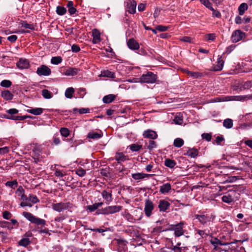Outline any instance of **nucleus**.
I'll return each mask as SVG.
<instances>
[{
  "label": "nucleus",
  "instance_id": "obj_30",
  "mask_svg": "<svg viewBox=\"0 0 252 252\" xmlns=\"http://www.w3.org/2000/svg\"><path fill=\"white\" fill-rule=\"evenodd\" d=\"M223 126L226 128H231L233 126V121L231 119H226L224 120Z\"/></svg>",
  "mask_w": 252,
  "mask_h": 252
},
{
  "label": "nucleus",
  "instance_id": "obj_54",
  "mask_svg": "<svg viewBox=\"0 0 252 252\" xmlns=\"http://www.w3.org/2000/svg\"><path fill=\"white\" fill-rule=\"evenodd\" d=\"M210 10H212L213 12L212 15L213 17H216L217 18L220 17L221 14L219 11L215 10L213 7H212V9L211 8Z\"/></svg>",
  "mask_w": 252,
  "mask_h": 252
},
{
  "label": "nucleus",
  "instance_id": "obj_29",
  "mask_svg": "<svg viewBox=\"0 0 252 252\" xmlns=\"http://www.w3.org/2000/svg\"><path fill=\"white\" fill-rule=\"evenodd\" d=\"M102 137V134L95 132H89L88 134V137L93 139H97Z\"/></svg>",
  "mask_w": 252,
  "mask_h": 252
},
{
  "label": "nucleus",
  "instance_id": "obj_5",
  "mask_svg": "<svg viewBox=\"0 0 252 252\" xmlns=\"http://www.w3.org/2000/svg\"><path fill=\"white\" fill-rule=\"evenodd\" d=\"M154 209V205L152 201L146 199L145 202L144 212L147 217H150L152 215V211Z\"/></svg>",
  "mask_w": 252,
  "mask_h": 252
},
{
  "label": "nucleus",
  "instance_id": "obj_35",
  "mask_svg": "<svg viewBox=\"0 0 252 252\" xmlns=\"http://www.w3.org/2000/svg\"><path fill=\"white\" fill-rule=\"evenodd\" d=\"M6 186L9 187L14 189L18 186V182L16 180L12 181H8L5 184Z\"/></svg>",
  "mask_w": 252,
  "mask_h": 252
},
{
  "label": "nucleus",
  "instance_id": "obj_34",
  "mask_svg": "<svg viewBox=\"0 0 252 252\" xmlns=\"http://www.w3.org/2000/svg\"><path fill=\"white\" fill-rule=\"evenodd\" d=\"M164 164L166 166L172 168L175 166L176 162L170 159H166L164 161Z\"/></svg>",
  "mask_w": 252,
  "mask_h": 252
},
{
  "label": "nucleus",
  "instance_id": "obj_39",
  "mask_svg": "<svg viewBox=\"0 0 252 252\" xmlns=\"http://www.w3.org/2000/svg\"><path fill=\"white\" fill-rule=\"evenodd\" d=\"M74 92V89L72 87L66 89L65 92V95L68 98H71L72 97V94Z\"/></svg>",
  "mask_w": 252,
  "mask_h": 252
},
{
  "label": "nucleus",
  "instance_id": "obj_23",
  "mask_svg": "<svg viewBox=\"0 0 252 252\" xmlns=\"http://www.w3.org/2000/svg\"><path fill=\"white\" fill-rule=\"evenodd\" d=\"M211 243L215 247V248H216V246L217 245H221V246H226V245H227L228 244H231L232 243H233V242H231L230 243H221V242L217 238H215L213 240H212L211 241Z\"/></svg>",
  "mask_w": 252,
  "mask_h": 252
},
{
  "label": "nucleus",
  "instance_id": "obj_59",
  "mask_svg": "<svg viewBox=\"0 0 252 252\" xmlns=\"http://www.w3.org/2000/svg\"><path fill=\"white\" fill-rule=\"evenodd\" d=\"M168 29V27L162 26V25H158L157 27L156 30L160 31V32H165L167 31Z\"/></svg>",
  "mask_w": 252,
  "mask_h": 252
},
{
  "label": "nucleus",
  "instance_id": "obj_11",
  "mask_svg": "<svg viewBox=\"0 0 252 252\" xmlns=\"http://www.w3.org/2000/svg\"><path fill=\"white\" fill-rule=\"evenodd\" d=\"M143 135L144 138L151 139H156L158 137L157 132L151 129H148L144 131Z\"/></svg>",
  "mask_w": 252,
  "mask_h": 252
},
{
  "label": "nucleus",
  "instance_id": "obj_42",
  "mask_svg": "<svg viewBox=\"0 0 252 252\" xmlns=\"http://www.w3.org/2000/svg\"><path fill=\"white\" fill-rule=\"evenodd\" d=\"M234 98L233 100L236 101H242L246 99H250L251 97L248 96L247 95H239V96H233Z\"/></svg>",
  "mask_w": 252,
  "mask_h": 252
},
{
  "label": "nucleus",
  "instance_id": "obj_8",
  "mask_svg": "<svg viewBox=\"0 0 252 252\" xmlns=\"http://www.w3.org/2000/svg\"><path fill=\"white\" fill-rule=\"evenodd\" d=\"M245 35V33L240 30L234 32L231 35V39L233 42H237L241 40Z\"/></svg>",
  "mask_w": 252,
  "mask_h": 252
},
{
  "label": "nucleus",
  "instance_id": "obj_4",
  "mask_svg": "<svg viewBox=\"0 0 252 252\" xmlns=\"http://www.w3.org/2000/svg\"><path fill=\"white\" fill-rule=\"evenodd\" d=\"M122 209V206L120 205L109 206L102 210V214L106 215L114 214L120 212Z\"/></svg>",
  "mask_w": 252,
  "mask_h": 252
},
{
  "label": "nucleus",
  "instance_id": "obj_49",
  "mask_svg": "<svg viewBox=\"0 0 252 252\" xmlns=\"http://www.w3.org/2000/svg\"><path fill=\"white\" fill-rule=\"evenodd\" d=\"M30 244V241L29 239L28 238H24L22 240H21L19 242V244L20 246L26 247L28 246Z\"/></svg>",
  "mask_w": 252,
  "mask_h": 252
},
{
  "label": "nucleus",
  "instance_id": "obj_50",
  "mask_svg": "<svg viewBox=\"0 0 252 252\" xmlns=\"http://www.w3.org/2000/svg\"><path fill=\"white\" fill-rule=\"evenodd\" d=\"M200 2L202 4H203L204 6H205L207 8L210 9H212V4L209 1V0H200Z\"/></svg>",
  "mask_w": 252,
  "mask_h": 252
},
{
  "label": "nucleus",
  "instance_id": "obj_36",
  "mask_svg": "<svg viewBox=\"0 0 252 252\" xmlns=\"http://www.w3.org/2000/svg\"><path fill=\"white\" fill-rule=\"evenodd\" d=\"M186 72L188 75L194 78H197L201 76V73L198 72H192L187 70H186Z\"/></svg>",
  "mask_w": 252,
  "mask_h": 252
},
{
  "label": "nucleus",
  "instance_id": "obj_33",
  "mask_svg": "<svg viewBox=\"0 0 252 252\" xmlns=\"http://www.w3.org/2000/svg\"><path fill=\"white\" fill-rule=\"evenodd\" d=\"M187 154L189 156L194 158L198 155V152L195 149H192L189 150Z\"/></svg>",
  "mask_w": 252,
  "mask_h": 252
},
{
  "label": "nucleus",
  "instance_id": "obj_46",
  "mask_svg": "<svg viewBox=\"0 0 252 252\" xmlns=\"http://www.w3.org/2000/svg\"><path fill=\"white\" fill-rule=\"evenodd\" d=\"M11 84V82L8 80H4L0 82V86L5 88L10 87Z\"/></svg>",
  "mask_w": 252,
  "mask_h": 252
},
{
  "label": "nucleus",
  "instance_id": "obj_45",
  "mask_svg": "<svg viewBox=\"0 0 252 252\" xmlns=\"http://www.w3.org/2000/svg\"><path fill=\"white\" fill-rule=\"evenodd\" d=\"M62 60L61 57H53L51 59V62L52 64H58L61 63Z\"/></svg>",
  "mask_w": 252,
  "mask_h": 252
},
{
  "label": "nucleus",
  "instance_id": "obj_51",
  "mask_svg": "<svg viewBox=\"0 0 252 252\" xmlns=\"http://www.w3.org/2000/svg\"><path fill=\"white\" fill-rule=\"evenodd\" d=\"M76 174H77L80 177H83L86 174L85 170L83 169L82 168H80L77 169L76 171Z\"/></svg>",
  "mask_w": 252,
  "mask_h": 252
},
{
  "label": "nucleus",
  "instance_id": "obj_64",
  "mask_svg": "<svg viewBox=\"0 0 252 252\" xmlns=\"http://www.w3.org/2000/svg\"><path fill=\"white\" fill-rule=\"evenodd\" d=\"M78 112L80 114H86L90 112V109L89 108H81L78 110Z\"/></svg>",
  "mask_w": 252,
  "mask_h": 252
},
{
  "label": "nucleus",
  "instance_id": "obj_10",
  "mask_svg": "<svg viewBox=\"0 0 252 252\" xmlns=\"http://www.w3.org/2000/svg\"><path fill=\"white\" fill-rule=\"evenodd\" d=\"M170 204L165 200H160L158 202V207L160 212H166L169 209Z\"/></svg>",
  "mask_w": 252,
  "mask_h": 252
},
{
  "label": "nucleus",
  "instance_id": "obj_48",
  "mask_svg": "<svg viewBox=\"0 0 252 252\" xmlns=\"http://www.w3.org/2000/svg\"><path fill=\"white\" fill-rule=\"evenodd\" d=\"M174 123L177 125H181L183 122V120L182 116H176L173 120Z\"/></svg>",
  "mask_w": 252,
  "mask_h": 252
},
{
  "label": "nucleus",
  "instance_id": "obj_9",
  "mask_svg": "<svg viewBox=\"0 0 252 252\" xmlns=\"http://www.w3.org/2000/svg\"><path fill=\"white\" fill-rule=\"evenodd\" d=\"M136 2L134 0H128L127 2V10L130 14H134L136 11Z\"/></svg>",
  "mask_w": 252,
  "mask_h": 252
},
{
  "label": "nucleus",
  "instance_id": "obj_14",
  "mask_svg": "<svg viewBox=\"0 0 252 252\" xmlns=\"http://www.w3.org/2000/svg\"><path fill=\"white\" fill-rule=\"evenodd\" d=\"M92 36L93 37V43L96 44L100 41V32L96 29H94L92 31Z\"/></svg>",
  "mask_w": 252,
  "mask_h": 252
},
{
  "label": "nucleus",
  "instance_id": "obj_19",
  "mask_svg": "<svg viewBox=\"0 0 252 252\" xmlns=\"http://www.w3.org/2000/svg\"><path fill=\"white\" fill-rule=\"evenodd\" d=\"M224 61L221 59V57H220L218 59L217 64L214 66V70L215 71H220L221 70L223 66Z\"/></svg>",
  "mask_w": 252,
  "mask_h": 252
},
{
  "label": "nucleus",
  "instance_id": "obj_56",
  "mask_svg": "<svg viewBox=\"0 0 252 252\" xmlns=\"http://www.w3.org/2000/svg\"><path fill=\"white\" fill-rule=\"evenodd\" d=\"M201 136L202 138L206 139L207 141H210L211 140L212 136L210 133H204Z\"/></svg>",
  "mask_w": 252,
  "mask_h": 252
},
{
  "label": "nucleus",
  "instance_id": "obj_3",
  "mask_svg": "<svg viewBox=\"0 0 252 252\" xmlns=\"http://www.w3.org/2000/svg\"><path fill=\"white\" fill-rule=\"evenodd\" d=\"M70 202H59L57 203H53L52 205V209L58 212H62L65 210H67L70 206Z\"/></svg>",
  "mask_w": 252,
  "mask_h": 252
},
{
  "label": "nucleus",
  "instance_id": "obj_32",
  "mask_svg": "<svg viewBox=\"0 0 252 252\" xmlns=\"http://www.w3.org/2000/svg\"><path fill=\"white\" fill-rule=\"evenodd\" d=\"M184 143V140L180 138H177L174 141V146L177 148L181 147Z\"/></svg>",
  "mask_w": 252,
  "mask_h": 252
},
{
  "label": "nucleus",
  "instance_id": "obj_61",
  "mask_svg": "<svg viewBox=\"0 0 252 252\" xmlns=\"http://www.w3.org/2000/svg\"><path fill=\"white\" fill-rule=\"evenodd\" d=\"M71 50L73 52H78L80 50V48L79 46L76 44H73L71 46Z\"/></svg>",
  "mask_w": 252,
  "mask_h": 252
},
{
  "label": "nucleus",
  "instance_id": "obj_26",
  "mask_svg": "<svg viewBox=\"0 0 252 252\" xmlns=\"http://www.w3.org/2000/svg\"><path fill=\"white\" fill-rule=\"evenodd\" d=\"M1 96L6 100H11L13 95L8 90H5L1 92Z\"/></svg>",
  "mask_w": 252,
  "mask_h": 252
},
{
  "label": "nucleus",
  "instance_id": "obj_62",
  "mask_svg": "<svg viewBox=\"0 0 252 252\" xmlns=\"http://www.w3.org/2000/svg\"><path fill=\"white\" fill-rule=\"evenodd\" d=\"M20 206L23 207H26V206H28V207H32V205L31 203H30L28 201H27V202L22 201L20 203Z\"/></svg>",
  "mask_w": 252,
  "mask_h": 252
},
{
  "label": "nucleus",
  "instance_id": "obj_44",
  "mask_svg": "<svg viewBox=\"0 0 252 252\" xmlns=\"http://www.w3.org/2000/svg\"><path fill=\"white\" fill-rule=\"evenodd\" d=\"M142 148V146L138 144H133L129 146V148L132 151H138Z\"/></svg>",
  "mask_w": 252,
  "mask_h": 252
},
{
  "label": "nucleus",
  "instance_id": "obj_22",
  "mask_svg": "<svg viewBox=\"0 0 252 252\" xmlns=\"http://www.w3.org/2000/svg\"><path fill=\"white\" fill-rule=\"evenodd\" d=\"M171 187L169 183L163 184L160 187L159 191L162 193H167L171 189Z\"/></svg>",
  "mask_w": 252,
  "mask_h": 252
},
{
  "label": "nucleus",
  "instance_id": "obj_55",
  "mask_svg": "<svg viewBox=\"0 0 252 252\" xmlns=\"http://www.w3.org/2000/svg\"><path fill=\"white\" fill-rule=\"evenodd\" d=\"M16 193H17L18 195L21 197L22 194H25V191L22 186H19L17 190L16 191Z\"/></svg>",
  "mask_w": 252,
  "mask_h": 252
},
{
  "label": "nucleus",
  "instance_id": "obj_13",
  "mask_svg": "<svg viewBox=\"0 0 252 252\" xmlns=\"http://www.w3.org/2000/svg\"><path fill=\"white\" fill-rule=\"evenodd\" d=\"M101 195L108 203L112 201L111 191H108L106 190H103L101 192Z\"/></svg>",
  "mask_w": 252,
  "mask_h": 252
},
{
  "label": "nucleus",
  "instance_id": "obj_1",
  "mask_svg": "<svg viewBox=\"0 0 252 252\" xmlns=\"http://www.w3.org/2000/svg\"><path fill=\"white\" fill-rule=\"evenodd\" d=\"M138 82L153 84L156 82L157 76L152 72H148L143 74L139 79Z\"/></svg>",
  "mask_w": 252,
  "mask_h": 252
},
{
  "label": "nucleus",
  "instance_id": "obj_63",
  "mask_svg": "<svg viewBox=\"0 0 252 252\" xmlns=\"http://www.w3.org/2000/svg\"><path fill=\"white\" fill-rule=\"evenodd\" d=\"M9 152V148L7 147L0 148V154H4Z\"/></svg>",
  "mask_w": 252,
  "mask_h": 252
},
{
  "label": "nucleus",
  "instance_id": "obj_21",
  "mask_svg": "<svg viewBox=\"0 0 252 252\" xmlns=\"http://www.w3.org/2000/svg\"><path fill=\"white\" fill-rule=\"evenodd\" d=\"M43 109L41 108H35L27 110V112L34 115H39L43 113Z\"/></svg>",
  "mask_w": 252,
  "mask_h": 252
},
{
  "label": "nucleus",
  "instance_id": "obj_57",
  "mask_svg": "<svg viewBox=\"0 0 252 252\" xmlns=\"http://www.w3.org/2000/svg\"><path fill=\"white\" fill-rule=\"evenodd\" d=\"M2 216L4 219L9 220L11 217L12 215L8 211H4L2 213Z\"/></svg>",
  "mask_w": 252,
  "mask_h": 252
},
{
  "label": "nucleus",
  "instance_id": "obj_20",
  "mask_svg": "<svg viewBox=\"0 0 252 252\" xmlns=\"http://www.w3.org/2000/svg\"><path fill=\"white\" fill-rule=\"evenodd\" d=\"M99 76L114 78L115 77V74L114 72H111L108 70H106L102 71L100 74L99 75Z\"/></svg>",
  "mask_w": 252,
  "mask_h": 252
},
{
  "label": "nucleus",
  "instance_id": "obj_40",
  "mask_svg": "<svg viewBox=\"0 0 252 252\" xmlns=\"http://www.w3.org/2000/svg\"><path fill=\"white\" fill-rule=\"evenodd\" d=\"M222 200L225 203H230L233 201L232 196L230 194L225 195L222 197Z\"/></svg>",
  "mask_w": 252,
  "mask_h": 252
},
{
  "label": "nucleus",
  "instance_id": "obj_58",
  "mask_svg": "<svg viewBox=\"0 0 252 252\" xmlns=\"http://www.w3.org/2000/svg\"><path fill=\"white\" fill-rule=\"evenodd\" d=\"M207 40L213 41L216 37V35L214 33H209L205 36Z\"/></svg>",
  "mask_w": 252,
  "mask_h": 252
},
{
  "label": "nucleus",
  "instance_id": "obj_16",
  "mask_svg": "<svg viewBox=\"0 0 252 252\" xmlns=\"http://www.w3.org/2000/svg\"><path fill=\"white\" fill-rule=\"evenodd\" d=\"M195 217L202 224H205L208 221H210V218L209 217L204 215H195Z\"/></svg>",
  "mask_w": 252,
  "mask_h": 252
},
{
  "label": "nucleus",
  "instance_id": "obj_27",
  "mask_svg": "<svg viewBox=\"0 0 252 252\" xmlns=\"http://www.w3.org/2000/svg\"><path fill=\"white\" fill-rule=\"evenodd\" d=\"M4 117L6 119H10V120H20V121H22V120H25L26 118L29 117L28 116H7V115H5L4 116Z\"/></svg>",
  "mask_w": 252,
  "mask_h": 252
},
{
  "label": "nucleus",
  "instance_id": "obj_17",
  "mask_svg": "<svg viewBox=\"0 0 252 252\" xmlns=\"http://www.w3.org/2000/svg\"><path fill=\"white\" fill-rule=\"evenodd\" d=\"M79 69L76 68H69L66 69L64 72L66 76H75L77 74Z\"/></svg>",
  "mask_w": 252,
  "mask_h": 252
},
{
  "label": "nucleus",
  "instance_id": "obj_12",
  "mask_svg": "<svg viewBox=\"0 0 252 252\" xmlns=\"http://www.w3.org/2000/svg\"><path fill=\"white\" fill-rule=\"evenodd\" d=\"M16 65L20 69H27L29 67L30 64L27 59H20Z\"/></svg>",
  "mask_w": 252,
  "mask_h": 252
},
{
  "label": "nucleus",
  "instance_id": "obj_7",
  "mask_svg": "<svg viewBox=\"0 0 252 252\" xmlns=\"http://www.w3.org/2000/svg\"><path fill=\"white\" fill-rule=\"evenodd\" d=\"M183 225L184 223L183 222H181L174 225V228L169 229V230H174L175 236L180 237L183 235L184 233V231L183 230Z\"/></svg>",
  "mask_w": 252,
  "mask_h": 252
},
{
  "label": "nucleus",
  "instance_id": "obj_25",
  "mask_svg": "<svg viewBox=\"0 0 252 252\" xmlns=\"http://www.w3.org/2000/svg\"><path fill=\"white\" fill-rule=\"evenodd\" d=\"M115 158L118 163L124 161L126 159V157L122 153H117Z\"/></svg>",
  "mask_w": 252,
  "mask_h": 252
},
{
  "label": "nucleus",
  "instance_id": "obj_53",
  "mask_svg": "<svg viewBox=\"0 0 252 252\" xmlns=\"http://www.w3.org/2000/svg\"><path fill=\"white\" fill-rule=\"evenodd\" d=\"M156 146H157V144L155 141H154L153 140H150L149 144L147 146V149L150 150H151L155 148L156 147Z\"/></svg>",
  "mask_w": 252,
  "mask_h": 252
},
{
  "label": "nucleus",
  "instance_id": "obj_38",
  "mask_svg": "<svg viewBox=\"0 0 252 252\" xmlns=\"http://www.w3.org/2000/svg\"><path fill=\"white\" fill-rule=\"evenodd\" d=\"M56 12L59 15H63L66 13V9L64 7L58 6L56 8Z\"/></svg>",
  "mask_w": 252,
  "mask_h": 252
},
{
  "label": "nucleus",
  "instance_id": "obj_28",
  "mask_svg": "<svg viewBox=\"0 0 252 252\" xmlns=\"http://www.w3.org/2000/svg\"><path fill=\"white\" fill-rule=\"evenodd\" d=\"M115 98V95L113 94H109L105 96L103 98V101L105 103H109L112 102Z\"/></svg>",
  "mask_w": 252,
  "mask_h": 252
},
{
  "label": "nucleus",
  "instance_id": "obj_37",
  "mask_svg": "<svg viewBox=\"0 0 252 252\" xmlns=\"http://www.w3.org/2000/svg\"><path fill=\"white\" fill-rule=\"evenodd\" d=\"M248 9V5L245 3H243L240 4L238 8L239 13L240 15H243L245 10Z\"/></svg>",
  "mask_w": 252,
  "mask_h": 252
},
{
  "label": "nucleus",
  "instance_id": "obj_60",
  "mask_svg": "<svg viewBox=\"0 0 252 252\" xmlns=\"http://www.w3.org/2000/svg\"><path fill=\"white\" fill-rule=\"evenodd\" d=\"M19 111L15 108L10 109L6 111V112L10 115L16 114L18 113Z\"/></svg>",
  "mask_w": 252,
  "mask_h": 252
},
{
  "label": "nucleus",
  "instance_id": "obj_15",
  "mask_svg": "<svg viewBox=\"0 0 252 252\" xmlns=\"http://www.w3.org/2000/svg\"><path fill=\"white\" fill-rule=\"evenodd\" d=\"M128 48L131 50H137L139 48L138 43L133 38L130 39L127 42Z\"/></svg>",
  "mask_w": 252,
  "mask_h": 252
},
{
  "label": "nucleus",
  "instance_id": "obj_47",
  "mask_svg": "<svg viewBox=\"0 0 252 252\" xmlns=\"http://www.w3.org/2000/svg\"><path fill=\"white\" fill-rule=\"evenodd\" d=\"M29 200L34 204L36 203L39 201V200L37 198L36 196L31 194L29 196Z\"/></svg>",
  "mask_w": 252,
  "mask_h": 252
},
{
  "label": "nucleus",
  "instance_id": "obj_6",
  "mask_svg": "<svg viewBox=\"0 0 252 252\" xmlns=\"http://www.w3.org/2000/svg\"><path fill=\"white\" fill-rule=\"evenodd\" d=\"M36 73L39 76H49L51 73V70L47 66L41 65L37 68Z\"/></svg>",
  "mask_w": 252,
  "mask_h": 252
},
{
  "label": "nucleus",
  "instance_id": "obj_24",
  "mask_svg": "<svg viewBox=\"0 0 252 252\" xmlns=\"http://www.w3.org/2000/svg\"><path fill=\"white\" fill-rule=\"evenodd\" d=\"M103 204L102 202H99L94 203L92 205H88L87 206V210L92 212L96 210L98 207L101 206Z\"/></svg>",
  "mask_w": 252,
  "mask_h": 252
},
{
  "label": "nucleus",
  "instance_id": "obj_43",
  "mask_svg": "<svg viewBox=\"0 0 252 252\" xmlns=\"http://www.w3.org/2000/svg\"><path fill=\"white\" fill-rule=\"evenodd\" d=\"M60 132L61 135L65 137H67L69 135V130L68 128L62 127L60 129Z\"/></svg>",
  "mask_w": 252,
  "mask_h": 252
},
{
  "label": "nucleus",
  "instance_id": "obj_52",
  "mask_svg": "<svg viewBox=\"0 0 252 252\" xmlns=\"http://www.w3.org/2000/svg\"><path fill=\"white\" fill-rule=\"evenodd\" d=\"M22 27H24L26 29H28L30 30H34V28L32 24H30L27 23L26 22H23L21 23Z\"/></svg>",
  "mask_w": 252,
  "mask_h": 252
},
{
  "label": "nucleus",
  "instance_id": "obj_2",
  "mask_svg": "<svg viewBox=\"0 0 252 252\" xmlns=\"http://www.w3.org/2000/svg\"><path fill=\"white\" fill-rule=\"evenodd\" d=\"M23 215L32 223H34L36 225L44 226L46 224V221L44 220L37 218L30 213L24 212L23 213Z\"/></svg>",
  "mask_w": 252,
  "mask_h": 252
},
{
  "label": "nucleus",
  "instance_id": "obj_41",
  "mask_svg": "<svg viewBox=\"0 0 252 252\" xmlns=\"http://www.w3.org/2000/svg\"><path fill=\"white\" fill-rule=\"evenodd\" d=\"M42 95L46 99H50L52 97V93L46 89L42 91Z\"/></svg>",
  "mask_w": 252,
  "mask_h": 252
},
{
  "label": "nucleus",
  "instance_id": "obj_18",
  "mask_svg": "<svg viewBox=\"0 0 252 252\" xmlns=\"http://www.w3.org/2000/svg\"><path fill=\"white\" fill-rule=\"evenodd\" d=\"M152 174H148L145 173H134L132 175V178L135 180H140L144 178H149L152 176Z\"/></svg>",
  "mask_w": 252,
  "mask_h": 252
},
{
  "label": "nucleus",
  "instance_id": "obj_31",
  "mask_svg": "<svg viewBox=\"0 0 252 252\" xmlns=\"http://www.w3.org/2000/svg\"><path fill=\"white\" fill-rule=\"evenodd\" d=\"M134 221L135 220H140L143 218V213L140 210H134Z\"/></svg>",
  "mask_w": 252,
  "mask_h": 252
}]
</instances>
